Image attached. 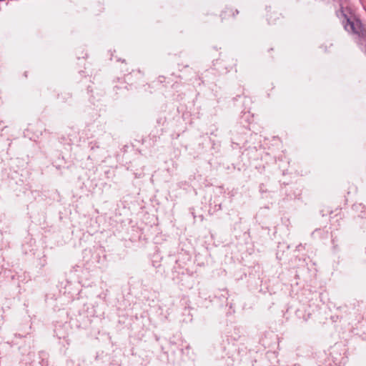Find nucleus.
<instances>
[{"label":"nucleus","mask_w":366,"mask_h":366,"mask_svg":"<svg viewBox=\"0 0 366 366\" xmlns=\"http://www.w3.org/2000/svg\"><path fill=\"white\" fill-rule=\"evenodd\" d=\"M345 28L349 32L357 34L358 35L364 34V28L362 23L358 19H347V24L345 25Z\"/></svg>","instance_id":"1"}]
</instances>
